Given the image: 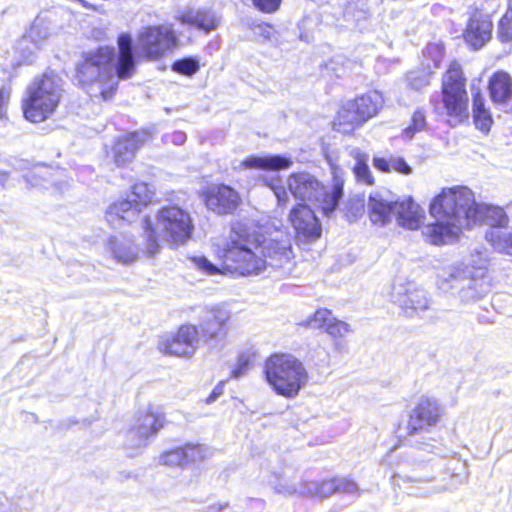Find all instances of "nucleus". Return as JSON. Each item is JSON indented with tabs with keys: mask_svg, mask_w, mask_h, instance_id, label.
<instances>
[{
	"mask_svg": "<svg viewBox=\"0 0 512 512\" xmlns=\"http://www.w3.org/2000/svg\"><path fill=\"white\" fill-rule=\"evenodd\" d=\"M119 56L116 65L113 47L103 46L94 52L85 53L77 65L76 79L81 85L97 84L103 100H110L115 93L118 79L132 76L135 70V56L132 37L122 33L117 40Z\"/></svg>",
	"mask_w": 512,
	"mask_h": 512,
	"instance_id": "obj_1",
	"label": "nucleus"
},
{
	"mask_svg": "<svg viewBox=\"0 0 512 512\" xmlns=\"http://www.w3.org/2000/svg\"><path fill=\"white\" fill-rule=\"evenodd\" d=\"M476 205L473 192L465 186L442 189L429 207L436 222L423 228V236L434 245L450 243L462 230L472 228Z\"/></svg>",
	"mask_w": 512,
	"mask_h": 512,
	"instance_id": "obj_2",
	"label": "nucleus"
},
{
	"mask_svg": "<svg viewBox=\"0 0 512 512\" xmlns=\"http://www.w3.org/2000/svg\"><path fill=\"white\" fill-rule=\"evenodd\" d=\"M256 246L248 225L236 221L231 226L229 237L214 243V252L227 271L242 276L258 275L265 270L267 261L259 255Z\"/></svg>",
	"mask_w": 512,
	"mask_h": 512,
	"instance_id": "obj_3",
	"label": "nucleus"
},
{
	"mask_svg": "<svg viewBox=\"0 0 512 512\" xmlns=\"http://www.w3.org/2000/svg\"><path fill=\"white\" fill-rule=\"evenodd\" d=\"M194 225L190 214L177 205L162 207L157 213L155 231L146 230V253L152 257L159 252L160 245L155 233L173 246L185 244L192 237Z\"/></svg>",
	"mask_w": 512,
	"mask_h": 512,
	"instance_id": "obj_4",
	"label": "nucleus"
},
{
	"mask_svg": "<svg viewBox=\"0 0 512 512\" xmlns=\"http://www.w3.org/2000/svg\"><path fill=\"white\" fill-rule=\"evenodd\" d=\"M343 182L336 171L333 172V185L330 188L308 172L293 173L287 179L288 189L296 199L317 204L326 216L337 208L343 196Z\"/></svg>",
	"mask_w": 512,
	"mask_h": 512,
	"instance_id": "obj_5",
	"label": "nucleus"
},
{
	"mask_svg": "<svg viewBox=\"0 0 512 512\" xmlns=\"http://www.w3.org/2000/svg\"><path fill=\"white\" fill-rule=\"evenodd\" d=\"M63 94V81L54 73H44L27 88L23 104L25 118L40 123L50 117L59 105Z\"/></svg>",
	"mask_w": 512,
	"mask_h": 512,
	"instance_id": "obj_6",
	"label": "nucleus"
},
{
	"mask_svg": "<svg viewBox=\"0 0 512 512\" xmlns=\"http://www.w3.org/2000/svg\"><path fill=\"white\" fill-rule=\"evenodd\" d=\"M265 375L274 391L288 398L298 395L308 380L303 364L290 354H275L268 358Z\"/></svg>",
	"mask_w": 512,
	"mask_h": 512,
	"instance_id": "obj_7",
	"label": "nucleus"
},
{
	"mask_svg": "<svg viewBox=\"0 0 512 512\" xmlns=\"http://www.w3.org/2000/svg\"><path fill=\"white\" fill-rule=\"evenodd\" d=\"M465 82L460 65L452 62L442 79L443 108L445 114L451 118L452 125L460 123L468 116Z\"/></svg>",
	"mask_w": 512,
	"mask_h": 512,
	"instance_id": "obj_8",
	"label": "nucleus"
},
{
	"mask_svg": "<svg viewBox=\"0 0 512 512\" xmlns=\"http://www.w3.org/2000/svg\"><path fill=\"white\" fill-rule=\"evenodd\" d=\"M486 265L482 263L477 268L454 267L445 279L451 288H459V297L465 304L482 299L490 291L489 281L485 278Z\"/></svg>",
	"mask_w": 512,
	"mask_h": 512,
	"instance_id": "obj_9",
	"label": "nucleus"
},
{
	"mask_svg": "<svg viewBox=\"0 0 512 512\" xmlns=\"http://www.w3.org/2000/svg\"><path fill=\"white\" fill-rule=\"evenodd\" d=\"M154 191L146 183H137L125 198L111 204L106 211V220L113 227H120L121 222L135 221L153 199Z\"/></svg>",
	"mask_w": 512,
	"mask_h": 512,
	"instance_id": "obj_10",
	"label": "nucleus"
},
{
	"mask_svg": "<svg viewBox=\"0 0 512 512\" xmlns=\"http://www.w3.org/2000/svg\"><path fill=\"white\" fill-rule=\"evenodd\" d=\"M177 43L174 30L169 25L150 26L137 37V49L148 60H158Z\"/></svg>",
	"mask_w": 512,
	"mask_h": 512,
	"instance_id": "obj_11",
	"label": "nucleus"
},
{
	"mask_svg": "<svg viewBox=\"0 0 512 512\" xmlns=\"http://www.w3.org/2000/svg\"><path fill=\"white\" fill-rule=\"evenodd\" d=\"M200 343L199 331L195 325H182L171 338H163L158 345L161 352L178 357H190Z\"/></svg>",
	"mask_w": 512,
	"mask_h": 512,
	"instance_id": "obj_12",
	"label": "nucleus"
},
{
	"mask_svg": "<svg viewBox=\"0 0 512 512\" xmlns=\"http://www.w3.org/2000/svg\"><path fill=\"white\" fill-rule=\"evenodd\" d=\"M230 317V311L222 306H214L203 310L197 327L200 341L210 342L223 339L227 334L226 323Z\"/></svg>",
	"mask_w": 512,
	"mask_h": 512,
	"instance_id": "obj_13",
	"label": "nucleus"
},
{
	"mask_svg": "<svg viewBox=\"0 0 512 512\" xmlns=\"http://www.w3.org/2000/svg\"><path fill=\"white\" fill-rule=\"evenodd\" d=\"M206 207L218 215L233 214L240 205L239 193L228 185L209 187L204 193Z\"/></svg>",
	"mask_w": 512,
	"mask_h": 512,
	"instance_id": "obj_14",
	"label": "nucleus"
},
{
	"mask_svg": "<svg viewBox=\"0 0 512 512\" xmlns=\"http://www.w3.org/2000/svg\"><path fill=\"white\" fill-rule=\"evenodd\" d=\"M392 299L397 303L408 317H413L429 309L431 299L427 291L414 286H396L392 292Z\"/></svg>",
	"mask_w": 512,
	"mask_h": 512,
	"instance_id": "obj_15",
	"label": "nucleus"
},
{
	"mask_svg": "<svg viewBox=\"0 0 512 512\" xmlns=\"http://www.w3.org/2000/svg\"><path fill=\"white\" fill-rule=\"evenodd\" d=\"M396 197L387 190L376 191L369 195L367 212L369 219L375 225L385 226L395 217Z\"/></svg>",
	"mask_w": 512,
	"mask_h": 512,
	"instance_id": "obj_16",
	"label": "nucleus"
},
{
	"mask_svg": "<svg viewBox=\"0 0 512 512\" xmlns=\"http://www.w3.org/2000/svg\"><path fill=\"white\" fill-rule=\"evenodd\" d=\"M163 426L162 418L150 409L141 412L134 426L127 432L126 445L130 448H139L146 445L150 435L157 433Z\"/></svg>",
	"mask_w": 512,
	"mask_h": 512,
	"instance_id": "obj_17",
	"label": "nucleus"
},
{
	"mask_svg": "<svg viewBox=\"0 0 512 512\" xmlns=\"http://www.w3.org/2000/svg\"><path fill=\"white\" fill-rule=\"evenodd\" d=\"M289 221L299 237L313 241L321 236V224L307 204L295 206L289 214Z\"/></svg>",
	"mask_w": 512,
	"mask_h": 512,
	"instance_id": "obj_18",
	"label": "nucleus"
},
{
	"mask_svg": "<svg viewBox=\"0 0 512 512\" xmlns=\"http://www.w3.org/2000/svg\"><path fill=\"white\" fill-rule=\"evenodd\" d=\"M104 251L121 264H131L139 257V248L134 239L125 234L111 235L104 242Z\"/></svg>",
	"mask_w": 512,
	"mask_h": 512,
	"instance_id": "obj_19",
	"label": "nucleus"
},
{
	"mask_svg": "<svg viewBox=\"0 0 512 512\" xmlns=\"http://www.w3.org/2000/svg\"><path fill=\"white\" fill-rule=\"evenodd\" d=\"M489 96L502 112H512V77L504 71L495 72L488 82Z\"/></svg>",
	"mask_w": 512,
	"mask_h": 512,
	"instance_id": "obj_20",
	"label": "nucleus"
},
{
	"mask_svg": "<svg viewBox=\"0 0 512 512\" xmlns=\"http://www.w3.org/2000/svg\"><path fill=\"white\" fill-rule=\"evenodd\" d=\"M440 414L441 408L436 400L422 397L410 416L408 423L410 433L435 425L440 418Z\"/></svg>",
	"mask_w": 512,
	"mask_h": 512,
	"instance_id": "obj_21",
	"label": "nucleus"
},
{
	"mask_svg": "<svg viewBox=\"0 0 512 512\" xmlns=\"http://www.w3.org/2000/svg\"><path fill=\"white\" fill-rule=\"evenodd\" d=\"M256 250L267 261V265L274 267L287 263L292 255L291 244L288 239H265L257 244Z\"/></svg>",
	"mask_w": 512,
	"mask_h": 512,
	"instance_id": "obj_22",
	"label": "nucleus"
},
{
	"mask_svg": "<svg viewBox=\"0 0 512 512\" xmlns=\"http://www.w3.org/2000/svg\"><path fill=\"white\" fill-rule=\"evenodd\" d=\"M150 134L147 131H136L120 138L114 145V160L117 165H124L133 160L136 151L148 139Z\"/></svg>",
	"mask_w": 512,
	"mask_h": 512,
	"instance_id": "obj_23",
	"label": "nucleus"
},
{
	"mask_svg": "<svg viewBox=\"0 0 512 512\" xmlns=\"http://www.w3.org/2000/svg\"><path fill=\"white\" fill-rule=\"evenodd\" d=\"M492 22L480 13L471 16L464 33L466 42L474 49H480L491 38Z\"/></svg>",
	"mask_w": 512,
	"mask_h": 512,
	"instance_id": "obj_24",
	"label": "nucleus"
},
{
	"mask_svg": "<svg viewBox=\"0 0 512 512\" xmlns=\"http://www.w3.org/2000/svg\"><path fill=\"white\" fill-rule=\"evenodd\" d=\"M307 324L313 329L325 328L333 338H342L352 331L348 323L334 318L328 309H318Z\"/></svg>",
	"mask_w": 512,
	"mask_h": 512,
	"instance_id": "obj_25",
	"label": "nucleus"
},
{
	"mask_svg": "<svg viewBox=\"0 0 512 512\" xmlns=\"http://www.w3.org/2000/svg\"><path fill=\"white\" fill-rule=\"evenodd\" d=\"M177 18L182 24L194 26L206 33L215 30L221 21L220 16L215 11L207 8L188 9Z\"/></svg>",
	"mask_w": 512,
	"mask_h": 512,
	"instance_id": "obj_26",
	"label": "nucleus"
},
{
	"mask_svg": "<svg viewBox=\"0 0 512 512\" xmlns=\"http://www.w3.org/2000/svg\"><path fill=\"white\" fill-rule=\"evenodd\" d=\"M50 36V23L43 17H36L30 26L29 30L18 42L17 48L19 50H29V55L39 49V47Z\"/></svg>",
	"mask_w": 512,
	"mask_h": 512,
	"instance_id": "obj_27",
	"label": "nucleus"
},
{
	"mask_svg": "<svg viewBox=\"0 0 512 512\" xmlns=\"http://www.w3.org/2000/svg\"><path fill=\"white\" fill-rule=\"evenodd\" d=\"M395 208V218L400 226L409 230L420 227L424 219V211L411 197L397 200Z\"/></svg>",
	"mask_w": 512,
	"mask_h": 512,
	"instance_id": "obj_28",
	"label": "nucleus"
},
{
	"mask_svg": "<svg viewBox=\"0 0 512 512\" xmlns=\"http://www.w3.org/2000/svg\"><path fill=\"white\" fill-rule=\"evenodd\" d=\"M482 223L489 225L490 228L505 227L508 223V218L505 211L498 206L477 204L474 207L472 227Z\"/></svg>",
	"mask_w": 512,
	"mask_h": 512,
	"instance_id": "obj_29",
	"label": "nucleus"
},
{
	"mask_svg": "<svg viewBox=\"0 0 512 512\" xmlns=\"http://www.w3.org/2000/svg\"><path fill=\"white\" fill-rule=\"evenodd\" d=\"M292 160L290 157L282 155H266V156H249L241 162V166L247 169H262L279 171L291 167Z\"/></svg>",
	"mask_w": 512,
	"mask_h": 512,
	"instance_id": "obj_30",
	"label": "nucleus"
},
{
	"mask_svg": "<svg viewBox=\"0 0 512 512\" xmlns=\"http://www.w3.org/2000/svg\"><path fill=\"white\" fill-rule=\"evenodd\" d=\"M364 122L377 115L384 104V99L378 91H371L350 101Z\"/></svg>",
	"mask_w": 512,
	"mask_h": 512,
	"instance_id": "obj_31",
	"label": "nucleus"
},
{
	"mask_svg": "<svg viewBox=\"0 0 512 512\" xmlns=\"http://www.w3.org/2000/svg\"><path fill=\"white\" fill-rule=\"evenodd\" d=\"M350 101L346 102L338 111L333 121V128L343 134H351L365 122L359 116Z\"/></svg>",
	"mask_w": 512,
	"mask_h": 512,
	"instance_id": "obj_32",
	"label": "nucleus"
},
{
	"mask_svg": "<svg viewBox=\"0 0 512 512\" xmlns=\"http://www.w3.org/2000/svg\"><path fill=\"white\" fill-rule=\"evenodd\" d=\"M319 497L326 498L333 493H342L348 495H356L358 486L355 482L346 478H333L319 482Z\"/></svg>",
	"mask_w": 512,
	"mask_h": 512,
	"instance_id": "obj_33",
	"label": "nucleus"
},
{
	"mask_svg": "<svg viewBox=\"0 0 512 512\" xmlns=\"http://www.w3.org/2000/svg\"><path fill=\"white\" fill-rule=\"evenodd\" d=\"M485 238L495 250L512 255V228L507 226L489 228Z\"/></svg>",
	"mask_w": 512,
	"mask_h": 512,
	"instance_id": "obj_34",
	"label": "nucleus"
},
{
	"mask_svg": "<svg viewBox=\"0 0 512 512\" xmlns=\"http://www.w3.org/2000/svg\"><path fill=\"white\" fill-rule=\"evenodd\" d=\"M373 166L383 173L394 171L403 175H410L413 172L412 167L403 157L394 155H389V157L374 156Z\"/></svg>",
	"mask_w": 512,
	"mask_h": 512,
	"instance_id": "obj_35",
	"label": "nucleus"
},
{
	"mask_svg": "<svg viewBox=\"0 0 512 512\" xmlns=\"http://www.w3.org/2000/svg\"><path fill=\"white\" fill-rule=\"evenodd\" d=\"M472 111L476 126L480 130L488 132L493 120L490 111L485 107V98L479 90L473 93Z\"/></svg>",
	"mask_w": 512,
	"mask_h": 512,
	"instance_id": "obj_36",
	"label": "nucleus"
},
{
	"mask_svg": "<svg viewBox=\"0 0 512 512\" xmlns=\"http://www.w3.org/2000/svg\"><path fill=\"white\" fill-rule=\"evenodd\" d=\"M351 156L356 161L353 170L357 180L365 184L372 185L374 183V178L367 164V154L362 152L359 148H354L351 150Z\"/></svg>",
	"mask_w": 512,
	"mask_h": 512,
	"instance_id": "obj_37",
	"label": "nucleus"
},
{
	"mask_svg": "<svg viewBox=\"0 0 512 512\" xmlns=\"http://www.w3.org/2000/svg\"><path fill=\"white\" fill-rule=\"evenodd\" d=\"M183 448L186 458V465L202 462L206 459H209L213 454V450L204 444L188 443L183 446Z\"/></svg>",
	"mask_w": 512,
	"mask_h": 512,
	"instance_id": "obj_38",
	"label": "nucleus"
},
{
	"mask_svg": "<svg viewBox=\"0 0 512 512\" xmlns=\"http://www.w3.org/2000/svg\"><path fill=\"white\" fill-rule=\"evenodd\" d=\"M345 13L352 15L357 21L370 16L368 0H349L344 2Z\"/></svg>",
	"mask_w": 512,
	"mask_h": 512,
	"instance_id": "obj_39",
	"label": "nucleus"
},
{
	"mask_svg": "<svg viewBox=\"0 0 512 512\" xmlns=\"http://www.w3.org/2000/svg\"><path fill=\"white\" fill-rule=\"evenodd\" d=\"M185 459L186 458L183 447L165 451L159 457V461L167 466H185Z\"/></svg>",
	"mask_w": 512,
	"mask_h": 512,
	"instance_id": "obj_40",
	"label": "nucleus"
},
{
	"mask_svg": "<svg viewBox=\"0 0 512 512\" xmlns=\"http://www.w3.org/2000/svg\"><path fill=\"white\" fill-rule=\"evenodd\" d=\"M424 55L427 59H430L433 63L431 66L430 63L426 64L428 70L432 68L436 69L440 66L443 57H444V47L441 43H430L426 46Z\"/></svg>",
	"mask_w": 512,
	"mask_h": 512,
	"instance_id": "obj_41",
	"label": "nucleus"
},
{
	"mask_svg": "<svg viewBox=\"0 0 512 512\" xmlns=\"http://www.w3.org/2000/svg\"><path fill=\"white\" fill-rule=\"evenodd\" d=\"M426 128V117L422 110H416L412 115L411 124L404 129L403 137L412 139L417 132H421Z\"/></svg>",
	"mask_w": 512,
	"mask_h": 512,
	"instance_id": "obj_42",
	"label": "nucleus"
},
{
	"mask_svg": "<svg viewBox=\"0 0 512 512\" xmlns=\"http://www.w3.org/2000/svg\"><path fill=\"white\" fill-rule=\"evenodd\" d=\"M172 70L185 76H192L199 70V62L192 57L183 58L172 64Z\"/></svg>",
	"mask_w": 512,
	"mask_h": 512,
	"instance_id": "obj_43",
	"label": "nucleus"
},
{
	"mask_svg": "<svg viewBox=\"0 0 512 512\" xmlns=\"http://www.w3.org/2000/svg\"><path fill=\"white\" fill-rule=\"evenodd\" d=\"M431 70L413 71L407 76L408 86L416 91H421L430 83Z\"/></svg>",
	"mask_w": 512,
	"mask_h": 512,
	"instance_id": "obj_44",
	"label": "nucleus"
},
{
	"mask_svg": "<svg viewBox=\"0 0 512 512\" xmlns=\"http://www.w3.org/2000/svg\"><path fill=\"white\" fill-rule=\"evenodd\" d=\"M251 363V355L249 353H240L237 358V363L231 371V378L239 379L245 376L248 372L249 365Z\"/></svg>",
	"mask_w": 512,
	"mask_h": 512,
	"instance_id": "obj_45",
	"label": "nucleus"
},
{
	"mask_svg": "<svg viewBox=\"0 0 512 512\" xmlns=\"http://www.w3.org/2000/svg\"><path fill=\"white\" fill-rule=\"evenodd\" d=\"M190 260L195 268L206 275H216L221 272L216 265H214L204 256H194Z\"/></svg>",
	"mask_w": 512,
	"mask_h": 512,
	"instance_id": "obj_46",
	"label": "nucleus"
},
{
	"mask_svg": "<svg viewBox=\"0 0 512 512\" xmlns=\"http://www.w3.org/2000/svg\"><path fill=\"white\" fill-rule=\"evenodd\" d=\"M498 36L502 42L512 40V20L507 14L504 15L499 22Z\"/></svg>",
	"mask_w": 512,
	"mask_h": 512,
	"instance_id": "obj_47",
	"label": "nucleus"
},
{
	"mask_svg": "<svg viewBox=\"0 0 512 512\" xmlns=\"http://www.w3.org/2000/svg\"><path fill=\"white\" fill-rule=\"evenodd\" d=\"M282 0H252L254 7L263 13H274L280 7Z\"/></svg>",
	"mask_w": 512,
	"mask_h": 512,
	"instance_id": "obj_48",
	"label": "nucleus"
},
{
	"mask_svg": "<svg viewBox=\"0 0 512 512\" xmlns=\"http://www.w3.org/2000/svg\"><path fill=\"white\" fill-rule=\"evenodd\" d=\"M319 482H300L298 484V494L307 497H319Z\"/></svg>",
	"mask_w": 512,
	"mask_h": 512,
	"instance_id": "obj_49",
	"label": "nucleus"
},
{
	"mask_svg": "<svg viewBox=\"0 0 512 512\" xmlns=\"http://www.w3.org/2000/svg\"><path fill=\"white\" fill-rule=\"evenodd\" d=\"M298 485L294 483H290L288 481H279L274 486V491L278 494H282L284 496H292L298 494Z\"/></svg>",
	"mask_w": 512,
	"mask_h": 512,
	"instance_id": "obj_50",
	"label": "nucleus"
},
{
	"mask_svg": "<svg viewBox=\"0 0 512 512\" xmlns=\"http://www.w3.org/2000/svg\"><path fill=\"white\" fill-rule=\"evenodd\" d=\"M10 100V89L6 86L0 87V120L6 118L7 106Z\"/></svg>",
	"mask_w": 512,
	"mask_h": 512,
	"instance_id": "obj_51",
	"label": "nucleus"
},
{
	"mask_svg": "<svg viewBox=\"0 0 512 512\" xmlns=\"http://www.w3.org/2000/svg\"><path fill=\"white\" fill-rule=\"evenodd\" d=\"M270 188L274 192V195L280 205H284L288 201V194L282 186L270 184Z\"/></svg>",
	"mask_w": 512,
	"mask_h": 512,
	"instance_id": "obj_52",
	"label": "nucleus"
},
{
	"mask_svg": "<svg viewBox=\"0 0 512 512\" xmlns=\"http://www.w3.org/2000/svg\"><path fill=\"white\" fill-rule=\"evenodd\" d=\"M224 383H225V381H221L218 385H216L214 387L213 391L206 399L207 404H211L212 402H214L218 397H220L223 394Z\"/></svg>",
	"mask_w": 512,
	"mask_h": 512,
	"instance_id": "obj_53",
	"label": "nucleus"
},
{
	"mask_svg": "<svg viewBox=\"0 0 512 512\" xmlns=\"http://www.w3.org/2000/svg\"><path fill=\"white\" fill-rule=\"evenodd\" d=\"M172 142L177 145H182L186 141V134L181 131L174 132L171 136Z\"/></svg>",
	"mask_w": 512,
	"mask_h": 512,
	"instance_id": "obj_54",
	"label": "nucleus"
},
{
	"mask_svg": "<svg viewBox=\"0 0 512 512\" xmlns=\"http://www.w3.org/2000/svg\"><path fill=\"white\" fill-rule=\"evenodd\" d=\"M409 480L413 481V482H416V483H425V482H428L431 480V478H427V477H423V476H420V475H417V474H414L412 476L409 477Z\"/></svg>",
	"mask_w": 512,
	"mask_h": 512,
	"instance_id": "obj_55",
	"label": "nucleus"
},
{
	"mask_svg": "<svg viewBox=\"0 0 512 512\" xmlns=\"http://www.w3.org/2000/svg\"><path fill=\"white\" fill-rule=\"evenodd\" d=\"M258 28H259V30L262 31V33H263V35L265 37H267V38L269 37L270 26H268V25H259Z\"/></svg>",
	"mask_w": 512,
	"mask_h": 512,
	"instance_id": "obj_56",
	"label": "nucleus"
},
{
	"mask_svg": "<svg viewBox=\"0 0 512 512\" xmlns=\"http://www.w3.org/2000/svg\"><path fill=\"white\" fill-rule=\"evenodd\" d=\"M445 490V487H442V486H434L432 487L430 490L426 491V493L428 494H431V493H439L441 491Z\"/></svg>",
	"mask_w": 512,
	"mask_h": 512,
	"instance_id": "obj_57",
	"label": "nucleus"
}]
</instances>
